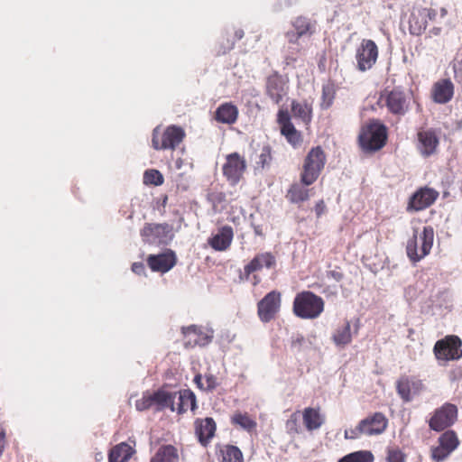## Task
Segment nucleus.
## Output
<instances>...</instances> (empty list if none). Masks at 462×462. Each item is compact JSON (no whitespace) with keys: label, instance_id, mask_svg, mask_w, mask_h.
Wrapping results in <instances>:
<instances>
[{"label":"nucleus","instance_id":"56","mask_svg":"<svg viewBox=\"0 0 462 462\" xmlns=\"http://www.w3.org/2000/svg\"><path fill=\"white\" fill-rule=\"evenodd\" d=\"M194 382L199 388H200V389L203 388L202 376L200 374L195 375Z\"/></svg>","mask_w":462,"mask_h":462},{"label":"nucleus","instance_id":"28","mask_svg":"<svg viewBox=\"0 0 462 462\" xmlns=\"http://www.w3.org/2000/svg\"><path fill=\"white\" fill-rule=\"evenodd\" d=\"M332 341L336 346L344 348L352 341L351 325L346 321L343 326L338 327L332 335Z\"/></svg>","mask_w":462,"mask_h":462},{"label":"nucleus","instance_id":"62","mask_svg":"<svg viewBox=\"0 0 462 462\" xmlns=\"http://www.w3.org/2000/svg\"><path fill=\"white\" fill-rule=\"evenodd\" d=\"M458 128L462 129V119L458 122Z\"/></svg>","mask_w":462,"mask_h":462},{"label":"nucleus","instance_id":"43","mask_svg":"<svg viewBox=\"0 0 462 462\" xmlns=\"http://www.w3.org/2000/svg\"><path fill=\"white\" fill-rule=\"evenodd\" d=\"M153 406L151 393L145 392L143 397L135 402V408L139 411H146Z\"/></svg>","mask_w":462,"mask_h":462},{"label":"nucleus","instance_id":"57","mask_svg":"<svg viewBox=\"0 0 462 462\" xmlns=\"http://www.w3.org/2000/svg\"><path fill=\"white\" fill-rule=\"evenodd\" d=\"M252 226L254 228V232L255 236H263V229L262 226L259 225L252 224Z\"/></svg>","mask_w":462,"mask_h":462},{"label":"nucleus","instance_id":"64","mask_svg":"<svg viewBox=\"0 0 462 462\" xmlns=\"http://www.w3.org/2000/svg\"><path fill=\"white\" fill-rule=\"evenodd\" d=\"M234 43H235V42H233L231 43V46H229V47H228V49H232V48H233V46H234Z\"/></svg>","mask_w":462,"mask_h":462},{"label":"nucleus","instance_id":"33","mask_svg":"<svg viewBox=\"0 0 462 462\" xmlns=\"http://www.w3.org/2000/svg\"><path fill=\"white\" fill-rule=\"evenodd\" d=\"M417 383L411 382L408 377H401L396 383V391L399 396L404 402H409L412 400L411 389L415 387Z\"/></svg>","mask_w":462,"mask_h":462},{"label":"nucleus","instance_id":"3","mask_svg":"<svg viewBox=\"0 0 462 462\" xmlns=\"http://www.w3.org/2000/svg\"><path fill=\"white\" fill-rule=\"evenodd\" d=\"M324 310V300L320 296L310 291H303L296 294L293 300L294 314L304 319L318 318Z\"/></svg>","mask_w":462,"mask_h":462},{"label":"nucleus","instance_id":"24","mask_svg":"<svg viewBox=\"0 0 462 462\" xmlns=\"http://www.w3.org/2000/svg\"><path fill=\"white\" fill-rule=\"evenodd\" d=\"M238 116V109L231 103L220 105L215 112V119L222 124L232 125Z\"/></svg>","mask_w":462,"mask_h":462},{"label":"nucleus","instance_id":"58","mask_svg":"<svg viewBox=\"0 0 462 462\" xmlns=\"http://www.w3.org/2000/svg\"><path fill=\"white\" fill-rule=\"evenodd\" d=\"M244 31L242 29H238L235 32V38H236V41H239L241 40L243 37H244Z\"/></svg>","mask_w":462,"mask_h":462},{"label":"nucleus","instance_id":"50","mask_svg":"<svg viewBox=\"0 0 462 462\" xmlns=\"http://www.w3.org/2000/svg\"><path fill=\"white\" fill-rule=\"evenodd\" d=\"M419 11L421 13V14L423 15V17L425 18V20L427 22H428V20L434 21L436 19L437 11L435 9L421 8V9H419Z\"/></svg>","mask_w":462,"mask_h":462},{"label":"nucleus","instance_id":"38","mask_svg":"<svg viewBox=\"0 0 462 462\" xmlns=\"http://www.w3.org/2000/svg\"><path fill=\"white\" fill-rule=\"evenodd\" d=\"M272 148L270 145H263L259 153L255 154L256 168L265 169L269 168L272 162Z\"/></svg>","mask_w":462,"mask_h":462},{"label":"nucleus","instance_id":"16","mask_svg":"<svg viewBox=\"0 0 462 462\" xmlns=\"http://www.w3.org/2000/svg\"><path fill=\"white\" fill-rule=\"evenodd\" d=\"M275 263V257L271 253L258 254L245 266L244 274H240V279L248 280L251 273L261 270L263 266L270 269Z\"/></svg>","mask_w":462,"mask_h":462},{"label":"nucleus","instance_id":"17","mask_svg":"<svg viewBox=\"0 0 462 462\" xmlns=\"http://www.w3.org/2000/svg\"><path fill=\"white\" fill-rule=\"evenodd\" d=\"M217 425L213 418L207 417L203 420L198 419L195 421V433L199 442L206 447L214 437Z\"/></svg>","mask_w":462,"mask_h":462},{"label":"nucleus","instance_id":"23","mask_svg":"<svg viewBox=\"0 0 462 462\" xmlns=\"http://www.w3.org/2000/svg\"><path fill=\"white\" fill-rule=\"evenodd\" d=\"M454 86L449 79H444L434 86L433 99L436 103L446 104L453 97Z\"/></svg>","mask_w":462,"mask_h":462},{"label":"nucleus","instance_id":"30","mask_svg":"<svg viewBox=\"0 0 462 462\" xmlns=\"http://www.w3.org/2000/svg\"><path fill=\"white\" fill-rule=\"evenodd\" d=\"M314 336H309L305 337L301 334H296L291 336V348L295 353H301L303 351L311 349L314 347Z\"/></svg>","mask_w":462,"mask_h":462},{"label":"nucleus","instance_id":"31","mask_svg":"<svg viewBox=\"0 0 462 462\" xmlns=\"http://www.w3.org/2000/svg\"><path fill=\"white\" fill-rule=\"evenodd\" d=\"M291 112L295 118H299L306 124L311 120L312 107L307 101L298 102L293 100L291 103Z\"/></svg>","mask_w":462,"mask_h":462},{"label":"nucleus","instance_id":"7","mask_svg":"<svg viewBox=\"0 0 462 462\" xmlns=\"http://www.w3.org/2000/svg\"><path fill=\"white\" fill-rule=\"evenodd\" d=\"M159 128L152 131V143L155 150L175 149L185 136L184 130L177 125L168 126L162 135V142H159Z\"/></svg>","mask_w":462,"mask_h":462},{"label":"nucleus","instance_id":"39","mask_svg":"<svg viewBox=\"0 0 462 462\" xmlns=\"http://www.w3.org/2000/svg\"><path fill=\"white\" fill-rule=\"evenodd\" d=\"M232 423L240 426L243 430L252 431L256 427V422L246 413H236L232 417Z\"/></svg>","mask_w":462,"mask_h":462},{"label":"nucleus","instance_id":"32","mask_svg":"<svg viewBox=\"0 0 462 462\" xmlns=\"http://www.w3.org/2000/svg\"><path fill=\"white\" fill-rule=\"evenodd\" d=\"M427 28V21L418 10L413 12L409 19V30L411 34L419 36L423 33Z\"/></svg>","mask_w":462,"mask_h":462},{"label":"nucleus","instance_id":"40","mask_svg":"<svg viewBox=\"0 0 462 462\" xmlns=\"http://www.w3.org/2000/svg\"><path fill=\"white\" fill-rule=\"evenodd\" d=\"M288 198L293 203L302 202L309 199V191L299 185H293L289 189Z\"/></svg>","mask_w":462,"mask_h":462},{"label":"nucleus","instance_id":"11","mask_svg":"<svg viewBox=\"0 0 462 462\" xmlns=\"http://www.w3.org/2000/svg\"><path fill=\"white\" fill-rule=\"evenodd\" d=\"M378 57V49L372 40H363L356 51L357 69L365 71L373 67Z\"/></svg>","mask_w":462,"mask_h":462},{"label":"nucleus","instance_id":"46","mask_svg":"<svg viewBox=\"0 0 462 462\" xmlns=\"http://www.w3.org/2000/svg\"><path fill=\"white\" fill-rule=\"evenodd\" d=\"M359 426L362 431V434H365L368 436L372 435H378L379 434V429H374L372 424H370L367 418H365L364 420H360Z\"/></svg>","mask_w":462,"mask_h":462},{"label":"nucleus","instance_id":"29","mask_svg":"<svg viewBox=\"0 0 462 462\" xmlns=\"http://www.w3.org/2000/svg\"><path fill=\"white\" fill-rule=\"evenodd\" d=\"M150 462H179L177 448L172 445H162Z\"/></svg>","mask_w":462,"mask_h":462},{"label":"nucleus","instance_id":"13","mask_svg":"<svg viewBox=\"0 0 462 462\" xmlns=\"http://www.w3.org/2000/svg\"><path fill=\"white\" fill-rule=\"evenodd\" d=\"M439 193L430 188H420L411 198L408 210L420 211L434 203Z\"/></svg>","mask_w":462,"mask_h":462},{"label":"nucleus","instance_id":"47","mask_svg":"<svg viewBox=\"0 0 462 462\" xmlns=\"http://www.w3.org/2000/svg\"><path fill=\"white\" fill-rule=\"evenodd\" d=\"M277 122L281 125L291 123V115L288 110L280 109L277 114Z\"/></svg>","mask_w":462,"mask_h":462},{"label":"nucleus","instance_id":"25","mask_svg":"<svg viewBox=\"0 0 462 462\" xmlns=\"http://www.w3.org/2000/svg\"><path fill=\"white\" fill-rule=\"evenodd\" d=\"M176 398H178V402L177 406H175V411H177L179 414H182L187 411L189 407L192 411L197 408L196 396L190 390L177 392Z\"/></svg>","mask_w":462,"mask_h":462},{"label":"nucleus","instance_id":"44","mask_svg":"<svg viewBox=\"0 0 462 462\" xmlns=\"http://www.w3.org/2000/svg\"><path fill=\"white\" fill-rule=\"evenodd\" d=\"M451 452L448 451L447 448L439 444L438 447L432 448L431 449V457L436 462H441L445 460Z\"/></svg>","mask_w":462,"mask_h":462},{"label":"nucleus","instance_id":"4","mask_svg":"<svg viewBox=\"0 0 462 462\" xmlns=\"http://www.w3.org/2000/svg\"><path fill=\"white\" fill-rule=\"evenodd\" d=\"M140 236L143 244L167 246L174 238L173 226L168 223H145Z\"/></svg>","mask_w":462,"mask_h":462},{"label":"nucleus","instance_id":"12","mask_svg":"<svg viewBox=\"0 0 462 462\" xmlns=\"http://www.w3.org/2000/svg\"><path fill=\"white\" fill-rule=\"evenodd\" d=\"M146 261L152 272L165 273L175 266L177 255L173 250L166 249L160 254H149Z\"/></svg>","mask_w":462,"mask_h":462},{"label":"nucleus","instance_id":"27","mask_svg":"<svg viewBox=\"0 0 462 462\" xmlns=\"http://www.w3.org/2000/svg\"><path fill=\"white\" fill-rule=\"evenodd\" d=\"M302 417L304 425L310 431L319 429L325 420L319 410L311 407L304 409Z\"/></svg>","mask_w":462,"mask_h":462},{"label":"nucleus","instance_id":"53","mask_svg":"<svg viewBox=\"0 0 462 462\" xmlns=\"http://www.w3.org/2000/svg\"><path fill=\"white\" fill-rule=\"evenodd\" d=\"M327 277L332 278L336 282H340L343 279V273L338 271L332 270L327 273Z\"/></svg>","mask_w":462,"mask_h":462},{"label":"nucleus","instance_id":"18","mask_svg":"<svg viewBox=\"0 0 462 462\" xmlns=\"http://www.w3.org/2000/svg\"><path fill=\"white\" fill-rule=\"evenodd\" d=\"M181 332L185 337H189V339L185 343L186 346H205L212 341V336L204 334L200 330V328L196 325L182 327Z\"/></svg>","mask_w":462,"mask_h":462},{"label":"nucleus","instance_id":"20","mask_svg":"<svg viewBox=\"0 0 462 462\" xmlns=\"http://www.w3.org/2000/svg\"><path fill=\"white\" fill-rule=\"evenodd\" d=\"M266 92L275 104H279L286 95L283 79L277 74L270 76L266 82Z\"/></svg>","mask_w":462,"mask_h":462},{"label":"nucleus","instance_id":"9","mask_svg":"<svg viewBox=\"0 0 462 462\" xmlns=\"http://www.w3.org/2000/svg\"><path fill=\"white\" fill-rule=\"evenodd\" d=\"M245 169V159L239 153L233 152L226 156V162L223 165V174L230 185L236 186L240 181Z\"/></svg>","mask_w":462,"mask_h":462},{"label":"nucleus","instance_id":"5","mask_svg":"<svg viewBox=\"0 0 462 462\" xmlns=\"http://www.w3.org/2000/svg\"><path fill=\"white\" fill-rule=\"evenodd\" d=\"M325 162L326 156L323 150L319 146L312 148L304 161L301 182L306 186L311 185L319 176Z\"/></svg>","mask_w":462,"mask_h":462},{"label":"nucleus","instance_id":"61","mask_svg":"<svg viewBox=\"0 0 462 462\" xmlns=\"http://www.w3.org/2000/svg\"><path fill=\"white\" fill-rule=\"evenodd\" d=\"M291 425L295 426L296 422L295 421H288L287 426L290 427Z\"/></svg>","mask_w":462,"mask_h":462},{"label":"nucleus","instance_id":"60","mask_svg":"<svg viewBox=\"0 0 462 462\" xmlns=\"http://www.w3.org/2000/svg\"><path fill=\"white\" fill-rule=\"evenodd\" d=\"M440 14H441V17H444L447 14V11L445 8H441Z\"/></svg>","mask_w":462,"mask_h":462},{"label":"nucleus","instance_id":"48","mask_svg":"<svg viewBox=\"0 0 462 462\" xmlns=\"http://www.w3.org/2000/svg\"><path fill=\"white\" fill-rule=\"evenodd\" d=\"M362 435L359 424L356 428L347 429L345 430V438L346 439H355Z\"/></svg>","mask_w":462,"mask_h":462},{"label":"nucleus","instance_id":"36","mask_svg":"<svg viewBox=\"0 0 462 462\" xmlns=\"http://www.w3.org/2000/svg\"><path fill=\"white\" fill-rule=\"evenodd\" d=\"M281 133L294 147L299 145L301 142L300 134L296 130L292 123L281 125Z\"/></svg>","mask_w":462,"mask_h":462},{"label":"nucleus","instance_id":"6","mask_svg":"<svg viewBox=\"0 0 462 462\" xmlns=\"http://www.w3.org/2000/svg\"><path fill=\"white\" fill-rule=\"evenodd\" d=\"M462 341L457 336H448L438 340L433 347V352L438 360H458L462 357Z\"/></svg>","mask_w":462,"mask_h":462},{"label":"nucleus","instance_id":"37","mask_svg":"<svg viewBox=\"0 0 462 462\" xmlns=\"http://www.w3.org/2000/svg\"><path fill=\"white\" fill-rule=\"evenodd\" d=\"M439 443L448 451L452 452L457 448L459 441L455 431L447 430L439 436Z\"/></svg>","mask_w":462,"mask_h":462},{"label":"nucleus","instance_id":"55","mask_svg":"<svg viewBox=\"0 0 462 462\" xmlns=\"http://www.w3.org/2000/svg\"><path fill=\"white\" fill-rule=\"evenodd\" d=\"M5 438V433L4 431L0 432V457L2 456L5 448L4 441Z\"/></svg>","mask_w":462,"mask_h":462},{"label":"nucleus","instance_id":"41","mask_svg":"<svg viewBox=\"0 0 462 462\" xmlns=\"http://www.w3.org/2000/svg\"><path fill=\"white\" fill-rule=\"evenodd\" d=\"M163 176L158 170H146L143 173V182L145 184L160 186L163 183Z\"/></svg>","mask_w":462,"mask_h":462},{"label":"nucleus","instance_id":"49","mask_svg":"<svg viewBox=\"0 0 462 462\" xmlns=\"http://www.w3.org/2000/svg\"><path fill=\"white\" fill-rule=\"evenodd\" d=\"M322 99H323L322 106L324 108L329 107L330 105L332 104L333 95H332L331 91L327 88H323Z\"/></svg>","mask_w":462,"mask_h":462},{"label":"nucleus","instance_id":"52","mask_svg":"<svg viewBox=\"0 0 462 462\" xmlns=\"http://www.w3.org/2000/svg\"><path fill=\"white\" fill-rule=\"evenodd\" d=\"M132 271L138 275L144 274L145 275V266L143 263H134L132 264Z\"/></svg>","mask_w":462,"mask_h":462},{"label":"nucleus","instance_id":"21","mask_svg":"<svg viewBox=\"0 0 462 462\" xmlns=\"http://www.w3.org/2000/svg\"><path fill=\"white\" fill-rule=\"evenodd\" d=\"M234 233L230 226H224L218 229L217 233L208 240L209 245L217 251H225L233 240Z\"/></svg>","mask_w":462,"mask_h":462},{"label":"nucleus","instance_id":"26","mask_svg":"<svg viewBox=\"0 0 462 462\" xmlns=\"http://www.w3.org/2000/svg\"><path fill=\"white\" fill-rule=\"evenodd\" d=\"M133 454V448L127 443L122 442L110 449L108 462H128Z\"/></svg>","mask_w":462,"mask_h":462},{"label":"nucleus","instance_id":"34","mask_svg":"<svg viewBox=\"0 0 462 462\" xmlns=\"http://www.w3.org/2000/svg\"><path fill=\"white\" fill-rule=\"evenodd\" d=\"M374 455L369 450L351 452L337 460V462H374Z\"/></svg>","mask_w":462,"mask_h":462},{"label":"nucleus","instance_id":"45","mask_svg":"<svg viewBox=\"0 0 462 462\" xmlns=\"http://www.w3.org/2000/svg\"><path fill=\"white\" fill-rule=\"evenodd\" d=\"M406 455L398 448H389L387 451V462H405Z\"/></svg>","mask_w":462,"mask_h":462},{"label":"nucleus","instance_id":"15","mask_svg":"<svg viewBox=\"0 0 462 462\" xmlns=\"http://www.w3.org/2000/svg\"><path fill=\"white\" fill-rule=\"evenodd\" d=\"M293 30L286 32V38L290 43H297L300 38L310 36L315 31V25L309 18L299 16L292 22Z\"/></svg>","mask_w":462,"mask_h":462},{"label":"nucleus","instance_id":"42","mask_svg":"<svg viewBox=\"0 0 462 462\" xmlns=\"http://www.w3.org/2000/svg\"><path fill=\"white\" fill-rule=\"evenodd\" d=\"M366 418L369 420L370 424H372L374 429L380 430L379 434L383 433L385 430L388 420L382 412H375L374 415Z\"/></svg>","mask_w":462,"mask_h":462},{"label":"nucleus","instance_id":"63","mask_svg":"<svg viewBox=\"0 0 462 462\" xmlns=\"http://www.w3.org/2000/svg\"><path fill=\"white\" fill-rule=\"evenodd\" d=\"M223 197H224V196H223L222 194H219V195H218V201H221V199H222V198H223Z\"/></svg>","mask_w":462,"mask_h":462},{"label":"nucleus","instance_id":"1","mask_svg":"<svg viewBox=\"0 0 462 462\" xmlns=\"http://www.w3.org/2000/svg\"><path fill=\"white\" fill-rule=\"evenodd\" d=\"M358 141L363 151L366 152H377L387 142V128L379 120L373 119L362 127Z\"/></svg>","mask_w":462,"mask_h":462},{"label":"nucleus","instance_id":"19","mask_svg":"<svg viewBox=\"0 0 462 462\" xmlns=\"http://www.w3.org/2000/svg\"><path fill=\"white\" fill-rule=\"evenodd\" d=\"M153 405L156 406L157 411H162L166 408L175 411V399L177 392H168L160 388L151 393Z\"/></svg>","mask_w":462,"mask_h":462},{"label":"nucleus","instance_id":"14","mask_svg":"<svg viewBox=\"0 0 462 462\" xmlns=\"http://www.w3.org/2000/svg\"><path fill=\"white\" fill-rule=\"evenodd\" d=\"M388 110L397 116H403L409 109V98L400 88H393L386 96Z\"/></svg>","mask_w":462,"mask_h":462},{"label":"nucleus","instance_id":"35","mask_svg":"<svg viewBox=\"0 0 462 462\" xmlns=\"http://www.w3.org/2000/svg\"><path fill=\"white\" fill-rule=\"evenodd\" d=\"M221 453L222 462H244L243 453L236 446L226 445Z\"/></svg>","mask_w":462,"mask_h":462},{"label":"nucleus","instance_id":"54","mask_svg":"<svg viewBox=\"0 0 462 462\" xmlns=\"http://www.w3.org/2000/svg\"><path fill=\"white\" fill-rule=\"evenodd\" d=\"M325 204H324V201L323 200H319L316 206H315V211H316V214H317V217H320L323 213H324V210H325Z\"/></svg>","mask_w":462,"mask_h":462},{"label":"nucleus","instance_id":"2","mask_svg":"<svg viewBox=\"0 0 462 462\" xmlns=\"http://www.w3.org/2000/svg\"><path fill=\"white\" fill-rule=\"evenodd\" d=\"M433 239L434 229L432 226H424L420 234L416 228H413V235L406 245V253L409 259L415 263L428 255L432 247Z\"/></svg>","mask_w":462,"mask_h":462},{"label":"nucleus","instance_id":"22","mask_svg":"<svg viewBox=\"0 0 462 462\" xmlns=\"http://www.w3.org/2000/svg\"><path fill=\"white\" fill-rule=\"evenodd\" d=\"M420 150L422 155L428 157L433 154L439 144V138L433 130L420 131L418 133Z\"/></svg>","mask_w":462,"mask_h":462},{"label":"nucleus","instance_id":"51","mask_svg":"<svg viewBox=\"0 0 462 462\" xmlns=\"http://www.w3.org/2000/svg\"><path fill=\"white\" fill-rule=\"evenodd\" d=\"M206 383L207 386L205 389L209 392L215 390L218 385L217 380L213 374L206 375Z\"/></svg>","mask_w":462,"mask_h":462},{"label":"nucleus","instance_id":"10","mask_svg":"<svg viewBox=\"0 0 462 462\" xmlns=\"http://www.w3.org/2000/svg\"><path fill=\"white\" fill-rule=\"evenodd\" d=\"M281 306V293L277 291L268 292L257 304L259 319L263 322H269L279 311Z\"/></svg>","mask_w":462,"mask_h":462},{"label":"nucleus","instance_id":"59","mask_svg":"<svg viewBox=\"0 0 462 462\" xmlns=\"http://www.w3.org/2000/svg\"><path fill=\"white\" fill-rule=\"evenodd\" d=\"M441 32V29L439 27H433L431 30H430V32L433 33L434 35H439Z\"/></svg>","mask_w":462,"mask_h":462},{"label":"nucleus","instance_id":"8","mask_svg":"<svg viewBox=\"0 0 462 462\" xmlns=\"http://www.w3.org/2000/svg\"><path fill=\"white\" fill-rule=\"evenodd\" d=\"M457 418V408L455 404L446 402L435 410L429 420L430 429L442 431L455 423Z\"/></svg>","mask_w":462,"mask_h":462}]
</instances>
